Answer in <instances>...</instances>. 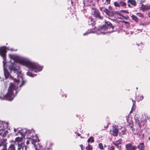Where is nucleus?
<instances>
[{"label": "nucleus", "instance_id": "obj_1", "mask_svg": "<svg viewBox=\"0 0 150 150\" xmlns=\"http://www.w3.org/2000/svg\"><path fill=\"white\" fill-rule=\"evenodd\" d=\"M6 52V48L5 47H3L0 48V55L4 59L3 63L4 75L6 79L9 78L13 80L14 83H10L7 93L5 95L4 93V90L1 91L0 93V99L1 100H11L18 91L21 90V87L23 86L26 83V81L23 80L19 67L15 64L14 62L19 63L25 66L32 71L36 72L41 71L43 69V66L31 61L27 58L16 54H10L8 56L11 59L10 62L12 66L9 67V69L11 73H14V75H16L18 78L15 79L11 76L6 68L5 66L6 64L5 61Z\"/></svg>", "mask_w": 150, "mask_h": 150}, {"label": "nucleus", "instance_id": "obj_2", "mask_svg": "<svg viewBox=\"0 0 150 150\" xmlns=\"http://www.w3.org/2000/svg\"><path fill=\"white\" fill-rule=\"evenodd\" d=\"M26 135L28 139H32L33 138H36L37 136L33 130H27L24 129L21 131H19L18 133L16 134V136L21 135L24 137Z\"/></svg>", "mask_w": 150, "mask_h": 150}, {"label": "nucleus", "instance_id": "obj_3", "mask_svg": "<svg viewBox=\"0 0 150 150\" xmlns=\"http://www.w3.org/2000/svg\"><path fill=\"white\" fill-rule=\"evenodd\" d=\"M108 30V28L105 25H104L100 27L99 29L95 28V29H92L90 30L87 31L85 33L83 34V35H87L91 33H96L97 34H104L106 33H109L110 32L107 30Z\"/></svg>", "mask_w": 150, "mask_h": 150}, {"label": "nucleus", "instance_id": "obj_4", "mask_svg": "<svg viewBox=\"0 0 150 150\" xmlns=\"http://www.w3.org/2000/svg\"><path fill=\"white\" fill-rule=\"evenodd\" d=\"M6 140L0 138V150H6Z\"/></svg>", "mask_w": 150, "mask_h": 150}, {"label": "nucleus", "instance_id": "obj_5", "mask_svg": "<svg viewBox=\"0 0 150 150\" xmlns=\"http://www.w3.org/2000/svg\"><path fill=\"white\" fill-rule=\"evenodd\" d=\"M114 4L115 7L119 8L122 7L125 8L126 6V3L122 1L119 2H115Z\"/></svg>", "mask_w": 150, "mask_h": 150}, {"label": "nucleus", "instance_id": "obj_6", "mask_svg": "<svg viewBox=\"0 0 150 150\" xmlns=\"http://www.w3.org/2000/svg\"><path fill=\"white\" fill-rule=\"evenodd\" d=\"M92 11L94 16L96 18H98L100 19L103 18V17L100 15L99 11L96 8H92Z\"/></svg>", "mask_w": 150, "mask_h": 150}, {"label": "nucleus", "instance_id": "obj_7", "mask_svg": "<svg viewBox=\"0 0 150 150\" xmlns=\"http://www.w3.org/2000/svg\"><path fill=\"white\" fill-rule=\"evenodd\" d=\"M31 139H32L31 140V143L35 145V150H41V146L39 144H38V145L39 146V148H38V146H37V147H36V146L35 145V143L37 142L38 140V139L37 137V138H33ZM49 150L48 149H47L46 150Z\"/></svg>", "mask_w": 150, "mask_h": 150}, {"label": "nucleus", "instance_id": "obj_8", "mask_svg": "<svg viewBox=\"0 0 150 150\" xmlns=\"http://www.w3.org/2000/svg\"><path fill=\"white\" fill-rule=\"evenodd\" d=\"M21 137H17L14 140L15 145H18L19 144H20L22 143H24V142H23V138L24 137H22L21 135Z\"/></svg>", "mask_w": 150, "mask_h": 150}, {"label": "nucleus", "instance_id": "obj_9", "mask_svg": "<svg viewBox=\"0 0 150 150\" xmlns=\"http://www.w3.org/2000/svg\"><path fill=\"white\" fill-rule=\"evenodd\" d=\"M15 147L17 148V150H26V146L24 143H22L18 145H15Z\"/></svg>", "mask_w": 150, "mask_h": 150}, {"label": "nucleus", "instance_id": "obj_10", "mask_svg": "<svg viewBox=\"0 0 150 150\" xmlns=\"http://www.w3.org/2000/svg\"><path fill=\"white\" fill-rule=\"evenodd\" d=\"M8 133V131H5L4 129H0V138L4 139L3 137H5Z\"/></svg>", "mask_w": 150, "mask_h": 150}, {"label": "nucleus", "instance_id": "obj_11", "mask_svg": "<svg viewBox=\"0 0 150 150\" xmlns=\"http://www.w3.org/2000/svg\"><path fill=\"white\" fill-rule=\"evenodd\" d=\"M145 119H144V117L142 115L141 119H137L136 120V122L137 123L139 126H140L142 122L144 123V121H145Z\"/></svg>", "mask_w": 150, "mask_h": 150}, {"label": "nucleus", "instance_id": "obj_12", "mask_svg": "<svg viewBox=\"0 0 150 150\" xmlns=\"http://www.w3.org/2000/svg\"><path fill=\"white\" fill-rule=\"evenodd\" d=\"M8 123L5 122L0 121V127L3 129V128H7L8 127Z\"/></svg>", "mask_w": 150, "mask_h": 150}, {"label": "nucleus", "instance_id": "obj_13", "mask_svg": "<svg viewBox=\"0 0 150 150\" xmlns=\"http://www.w3.org/2000/svg\"><path fill=\"white\" fill-rule=\"evenodd\" d=\"M141 9L143 11H144L150 9V6L144 5L142 4L141 7Z\"/></svg>", "mask_w": 150, "mask_h": 150}, {"label": "nucleus", "instance_id": "obj_14", "mask_svg": "<svg viewBox=\"0 0 150 150\" xmlns=\"http://www.w3.org/2000/svg\"><path fill=\"white\" fill-rule=\"evenodd\" d=\"M112 135L115 137L117 136L118 133V130L117 128H114L112 130Z\"/></svg>", "mask_w": 150, "mask_h": 150}, {"label": "nucleus", "instance_id": "obj_15", "mask_svg": "<svg viewBox=\"0 0 150 150\" xmlns=\"http://www.w3.org/2000/svg\"><path fill=\"white\" fill-rule=\"evenodd\" d=\"M144 143H139L138 146V148L139 150H144Z\"/></svg>", "mask_w": 150, "mask_h": 150}, {"label": "nucleus", "instance_id": "obj_16", "mask_svg": "<svg viewBox=\"0 0 150 150\" xmlns=\"http://www.w3.org/2000/svg\"><path fill=\"white\" fill-rule=\"evenodd\" d=\"M105 23L108 26V29L110 28H111L112 30L113 29L114 27L112 26V24L110 22L105 21Z\"/></svg>", "mask_w": 150, "mask_h": 150}, {"label": "nucleus", "instance_id": "obj_17", "mask_svg": "<svg viewBox=\"0 0 150 150\" xmlns=\"http://www.w3.org/2000/svg\"><path fill=\"white\" fill-rule=\"evenodd\" d=\"M131 17L132 19L135 22L137 23L138 22L139 20L136 16L132 15Z\"/></svg>", "mask_w": 150, "mask_h": 150}, {"label": "nucleus", "instance_id": "obj_18", "mask_svg": "<svg viewBox=\"0 0 150 150\" xmlns=\"http://www.w3.org/2000/svg\"><path fill=\"white\" fill-rule=\"evenodd\" d=\"M128 3H130L132 5L135 6L136 5V2L135 0H128Z\"/></svg>", "mask_w": 150, "mask_h": 150}, {"label": "nucleus", "instance_id": "obj_19", "mask_svg": "<svg viewBox=\"0 0 150 150\" xmlns=\"http://www.w3.org/2000/svg\"><path fill=\"white\" fill-rule=\"evenodd\" d=\"M88 24L89 25H94V23L93 21L92 18H90L89 19Z\"/></svg>", "mask_w": 150, "mask_h": 150}, {"label": "nucleus", "instance_id": "obj_20", "mask_svg": "<svg viewBox=\"0 0 150 150\" xmlns=\"http://www.w3.org/2000/svg\"><path fill=\"white\" fill-rule=\"evenodd\" d=\"M14 144L11 145L9 147L8 150H16Z\"/></svg>", "mask_w": 150, "mask_h": 150}, {"label": "nucleus", "instance_id": "obj_21", "mask_svg": "<svg viewBox=\"0 0 150 150\" xmlns=\"http://www.w3.org/2000/svg\"><path fill=\"white\" fill-rule=\"evenodd\" d=\"M88 142H91L93 143L94 142V137L92 136L90 138L88 139L87 140Z\"/></svg>", "mask_w": 150, "mask_h": 150}, {"label": "nucleus", "instance_id": "obj_22", "mask_svg": "<svg viewBox=\"0 0 150 150\" xmlns=\"http://www.w3.org/2000/svg\"><path fill=\"white\" fill-rule=\"evenodd\" d=\"M132 145L131 144H127L125 146V147L127 149L130 150Z\"/></svg>", "mask_w": 150, "mask_h": 150}, {"label": "nucleus", "instance_id": "obj_23", "mask_svg": "<svg viewBox=\"0 0 150 150\" xmlns=\"http://www.w3.org/2000/svg\"><path fill=\"white\" fill-rule=\"evenodd\" d=\"M27 74L30 77H34V75L30 71H28L27 73Z\"/></svg>", "mask_w": 150, "mask_h": 150}, {"label": "nucleus", "instance_id": "obj_24", "mask_svg": "<svg viewBox=\"0 0 150 150\" xmlns=\"http://www.w3.org/2000/svg\"><path fill=\"white\" fill-rule=\"evenodd\" d=\"M92 147L91 145L88 144L87 146L86 147V150H92Z\"/></svg>", "mask_w": 150, "mask_h": 150}, {"label": "nucleus", "instance_id": "obj_25", "mask_svg": "<svg viewBox=\"0 0 150 150\" xmlns=\"http://www.w3.org/2000/svg\"><path fill=\"white\" fill-rule=\"evenodd\" d=\"M98 147L101 150H103L104 149L103 145L101 143H100L98 144Z\"/></svg>", "mask_w": 150, "mask_h": 150}, {"label": "nucleus", "instance_id": "obj_26", "mask_svg": "<svg viewBox=\"0 0 150 150\" xmlns=\"http://www.w3.org/2000/svg\"><path fill=\"white\" fill-rule=\"evenodd\" d=\"M103 11L107 15H109L110 13L109 11L106 8H105L103 10Z\"/></svg>", "mask_w": 150, "mask_h": 150}, {"label": "nucleus", "instance_id": "obj_27", "mask_svg": "<svg viewBox=\"0 0 150 150\" xmlns=\"http://www.w3.org/2000/svg\"><path fill=\"white\" fill-rule=\"evenodd\" d=\"M136 14L139 17L143 18L144 17V15L141 13H136Z\"/></svg>", "mask_w": 150, "mask_h": 150}, {"label": "nucleus", "instance_id": "obj_28", "mask_svg": "<svg viewBox=\"0 0 150 150\" xmlns=\"http://www.w3.org/2000/svg\"><path fill=\"white\" fill-rule=\"evenodd\" d=\"M22 130H18V129H14V132L15 133V134L16 135V134L18 133L19 131H21Z\"/></svg>", "mask_w": 150, "mask_h": 150}, {"label": "nucleus", "instance_id": "obj_29", "mask_svg": "<svg viewBox=\"0 0 150 150\" xmlns=\"http://www.w3.org/2000/svg\"><path fill=\"white\" fill-rule=\"evenodd\" d=\"M149 24V23H141L140 24V25H141L143 26H146V25H148Z\"/></svg>", "mask_w": 150, "mask_h": 150}, {"label": "nucleus", "instance_id": "obj_30", "mask_svg": "<svg viewBox=\"0 0 150 150\" xmlns=\"http://www.w3.org/2000/svg\"><path fill=\"white\" fill-rule=\"evenodd\" d=\"M137 147L134 146H131L130 150H135L136 149Z\"/></svg>", "mask_w": 150, "mask_h": 150}, {"label": "nucleus", "instance_id": "obj_31", "mask_svg": "<svg viewBox=\"0 0 150 150\" xmlns=\"http://www.w3.org/2000/svg\"><path fill=\"white\" fill-rule=\"evenodd\" d=\"M139 98H138V99L139 100H142L143 99V97L142 96H139L138 97Z\"/></svg>", "mask_w": 150, "mask_h": 150}, {"label": "nucleus", "instance_id": "obj_32", "mask_svg": "<svg viewBox=\"0 0 150 150\" xmlns=\"http://www.w3.org/2000/svg\"><path fill=\"white\" fill-rule=\"evenodd\" d=\"M114 147L112 146L109 147L108 148V150H114Z\"/></svg>", "mask_w": 150, "mask_h": 150}, {"label": "nucleus", "instance_id": "obj_33", "mask_svg": "<svg viewBox=\"0 0 150 150\" xmlns=\"http://www.w3.org/2000/svg\"><path fill=\"white\" fill-rule=\"evenodd\" d=\"M122 133L123 134L125 135L126 134V130L125 129L122 130Z\"/></svg>", "mask_w": 150, "mask_h": 150}, {"label": "nucleus", "instance_id": "obj_34", "mask_svg": "<svg viewBox=\"0 0 150 150\" xmlns=\"http://www.w3.org/2000/svg\"><path fill=\"white\" fill-rule=\"evenodd\" d=\"M105 8L104 7H100V10L101 11H103V10H104V9H105Z\"/></svg>", "mask_w": 150, "mask_h": 150}, {"label": "nucleus", "instance_id": "obj_35", "mask_svg": "<svg viewBox=\"0 0 150 150\" xmlns=\"http://www.w3.org/2000/svg\"><path fill=\"white\" fill-rule=\"evenodd\" d=\"M80 146L81 147V149L83 150L84 149V148H83V145L82 144H81L80 145Z\"/></svg>", "mask_w": 150, "mask_h": 150}, {"label": "nucleus", "instance_id": "obj_36", "mask_svg": "<svg viewBox=\"0 0 150 150\" xmlns=\"http://www.w3.org/2000/svg\"><path fill=\"white\" fill-rule=\"evenodd\" d=\"M110 0H106V2L108 4H110Z\"/></svg>", "mask_w": 150, "mask_h": 150}, {"label": "nucleus", "instance_id": "obj_37", "mask_svg": "<svg viewBox=\"0 0 150 150\" xmlns=\"http://www.w3.org/2000/svg\"><path fill=\"white\" fill-rule=\"evenodd\" d=\"M114 144L115 145H116V146H117V148H118V149H120L121 148V146H119L117 144Z\"/></svg>", "mask_w": 150, "mask_h": 150}, {"label": "nucleus", "instance_id": "obj_38", "mask_svg": "<svg viewBox=\"0 0 150 150\" xmlns=\"http://www.w3.org/2000/svg\"><path fill=\"white\" fill-rule=\"evenodd\" d=\"M145 1V0H141L140 2L141 3L144 2Z\"/></svg>", "mask_w": 150, "mask_h": 150}, {"label": "nucleus", "instance_id": "obj_39", "mask_svg": "<svg viewBox=\"0 0 150 150\" xmlns=\"http://www.w3.org/2000/svg\"><path fill=\"white\" fill-rule=\"evenodd\" d=\"M29 143V141L28 140H27L26 142L27 144H28Z\"/></svg>", "mask_w": 150, "mask_h": 150}, {"label": "nucleus", "instance_id": "obj_40", "mask_svg": "<svg viewBox=\"0 0 150 150\" xmlns=\"http://www.w3.org/2000/svg\"><path fill=\"white\" fill-rule=\"evenodd\" d=\"M148 16H149V18H150V12H149L148 13Z\"/></svg>", "mask_w": 150, "mask_h": 150}, {"label": "nucleus", "instance_id": "obj_41", "mask_svg": "<svg viewBox=\"0 0 150 150\" xmlns=\"http://www.w3.org/2000/svg\"><path fill=\"white\" fill-rule=\"evenodd\" d=\"M125 23L127 25H129V22H125Z\"/></svg>", "mask_w": 150, "mask_h": 150}, {"label": "nucleus", "instance_id": "obj_42", "mask_svg": "<svg viewBox=\"0 0 150 150\" xmlns=\"http://www.w3.org/2000/svg\"><path fill=\"white\" fill-rule=\"evenodd\" d=\"M77 135L78 136H80V134H79V133H78L77 134Z\"/></svg>", "mask_w": 150, "mask_h": 150}, {"label": "nucleus", "instance_id": "obj_43", "mask_svg": "<svg viewBox=\"0 0 150 150\" xmlns=\"http://www.w3.org/2000/svg\"><path fill=\"white\" fill-rule=\"evenodd\" d=\"M126 34H127V35H129V33H127V32H126Z\"/></svg>", "mask_w": 150, "mask_h": 150}, {"label": "nucleus", "instance_id": "obj_44", "mask_svg": "<svg viewBox=\"0 0 150 150\" xmlns=\"http://www.w3.org/2000/svg\"><path fill=\"white\" fill-rule=\"evenodd\" d=\"M96 1L98 2L99 1V0H95Z\"/></svg>", "mask_w": 150, "mask_h": 150}, {"label": "nucleus", "instance_id": "obj_45", "mask_svg": "<svg viewBox=\"0 0 150 150\" xmlns=\"http://www.w3.org/2000/svg\"><path fill=\"white\" fill-rule=\"evenodd\" d=\"M148 139H149V140H150V137H149Z\"/></svg>", "mask_w": 150, "mask_h": 150}, {"label": "nucleus", "instance_id": "obj_46", "mask_svg": "<svg viewBox=\"0 0 150 150\" xmlns=\"http://www.w3.org/2000/svg\"><path fill=\"white\" fill-rule=\"evenodd\" d=\"M132 33V32L131 31L130 32V34H131Z\"/></svg>", "mask_w": 150, "mask_h": 150}, {"label": "nucleus", "instance_id": "obj_47", "mask_svg": "<svg viewBox=\"0 0 150 150\" xmlns=\"http://www.w3.org/2000/svg\"><path fill=\"white\" fill-rule=\"evenodd\" d=\"M128 6L129 7L130 6V4H128Z\"/></svg>", "mask_w": 150, "mask_h": 150}, {"label": "nucleus", "instance_id": "obj_48", "mask_svg": "<svg viewBox=\"0 0 150 150\" xmlns=\"http://www.w3.org/2000/svg\"><path fill=\"white\" fill-rule=\"evenodd\" d=\"M127 150H129L127 149Z\"/></svg>", "mask_w": 150, "mask_h": 150}]
</instances>
